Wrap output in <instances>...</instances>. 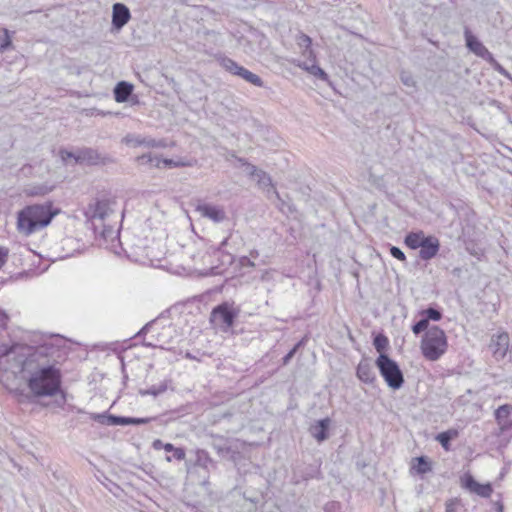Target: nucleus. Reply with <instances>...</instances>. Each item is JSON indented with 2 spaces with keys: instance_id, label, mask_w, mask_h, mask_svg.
Instances as JSON below:
<instances>
[{
  "instance_id": "9",
  "label": "nucleus",
  "mask_w": 512,
  "mask_h": 512,
  "mask_svg": "<svg viewBox=\"0 0 512 512\" xmlns=\"http://www.w3.org/2000/svg\"><path fill=\"white\" fill-rule=\"evenodd\" d=\"M237 316L238 311L232 305L225 302L213 308L210 321L215 324H224L226 328H230L233 326Z\"/></svg>"
},
{
  "instance_id": "51",
  "label": "nucleus",
  "mask_w": 512,
  "mask_h": 512,
  "mask_svg": "<svg viewBox=\"0 0 512 512\" xmlns=\"http://www.w3.org/2000/svg\"><path fill=\"white\" fill-rule=\"evenodd\" d=\"M412 332L415 334V335H419L421 334L422 332H424L423 328L420 326V324L418 322H416L413 326H412Z\"/></svg>"
},
{
  "instance_id": "6",
  "label": "nucleus",
  "mask_w": 512,
  "mask_h": 512,
  "mask_svg": "<svg viewBox=\"0 0 512 512\" xmlns=\"http://www.w3.org/2000/svg\"><path fill=\"white\" fill-rule=\"evenodd\" d=\"M375 365L390 388L397 390L402 387L404 383L403 373L398 363L391 359L389 355L386 353L379 354Z\"/></svg>"
},
{
  "instance_id": "22",
  "label": "nucleus",
  "mask_w": 512,
  "mask_h": 512,
  "mask_svg": "<svg viewBox=\"0 0 512 512\" xmlns=\"http://www.w3.org/2000/svg\"><path fill=\"white\" fill-rule=\"evenodd\" d=\"M162 159L152 153L143 154L136 158V162L140 166H147L149 168L156 167L159 168L161 165Z\"/></svg>"
},
{
  "instance_id": "27",
  "label": "nucleus",
  "mask_w": 512,
  "mask_h": 512,
  "mask_svg": "<svg viewBox=\"0 0 512 512\" xmlns=\"http://www.w3.org/2000/svg\"><path fill=\"white\" fill-rule=\"evenodd\" d=\"M212 447L221 456H226L231 452V448L227 445V441L222 436H213Z\"/></svg>"
},
{
  "instance_id": "7",
  "label": "nucleus",
  "mask_w": 512,
  "mask_h": 512,
  "mask_svg": "<svg viewBox=\"0 0 512 512\" xmlns=\"http://www.w3.org/2000/svg\"><path fill=\"white\" fill-rule=\"evenodd\" d=\"M60 155L64 161L72 158L78 164L108 165L114 163V159L111 156L102 155L96 149L88 147L79 149L76 152L61 150Z\"/></svg>"
},
{
  "instance_id": "21",
  "label": "nucleus",
  "mask_w": 512,
  "mask_h": 512,
  "mask_svg": "<svg viewBox=\"0 0 512 512\" xmlns=\"http://www.w3.org/2000/svg\"><path fill=\"white\" fill-rule=\"evenodd\" d=\"M127 142H131L134 146H146V147H166V144L163 140H156L149 137H136L131 140H127Z\"/></svg>"
},
{
  "instance_id": "46",
  "label": "nucleus",
  "mask_w": 512,
  "mask_h": 512,
  "mask_svg": "<svg viewBox=\"0 0 512 512\" xmlns=\"http://www.w3.org/2000/svg\"><path fill=\"white\" fill-rule=\"evenodd\" d=\"M239 263L242 267H254L255 264L247 256H242L239 259Z\"/></svg>"
},
{
  "instance_id": "58",
  "label": "nucleus",
  "mask_w": 512,
  "mask_h": 512,
  "mask_svg": "<svg viewBox=\"0 0 512 512\" xmlns=\"http://www.w3.org/2000/svg\"><path fill=\"white\" fill-rule=\"evenodd\" d=\"M251 255H252L253 257H256V256L258 255V252H256V251H255V252H251Z\"/></svg>"
},
{
  "instance_id": "14",
  "label": "nucleus",
  "mask_w": 512,
  "mask_h": 512,
  "mask_svg": "<svg viewBox=\"0 0 512 512\" xmlns=\"http://www.w3.org/2000/svg\"><path fill=\"white\" fill-rule=\"evenodd\" d=\"M489 347L496 360L503 359L509 348V335L507 333H501L497 336H493Z\"/></svg>"
},
{
  "instance_id": "23",
  "label": "nucleus",
  "mask_w": 512,
  "mask_h": 512,
  "mask_svg": "<svg viewBox=\"0 0 512 512\" xmlns=\"http://www.w3.org/2000/svg\"><path fill=\"white\" fill-rule=\"evenodd\" d=\"M298 66L322 81H328L329 79L328 74L321 67L314 63L310 65L307 62H303Z\"/></svg>"
},
{
  "instance_id": "53",
  "label": "nucleus",
  "mask_w": 512,
  "mask_h": 512,
  "mask_svg": "<svg viewBox=\"0 0 512 512\" xmlns=\"http://www.w3.org/2000/svg\"><path fill=\"white\" fill-rule=\"evenodd\" d=\"M228 240H229V238H225V239L220 243L219 247L217 248V251H218V252H222V251H223V248H224V246H226V245H227Z\"/></svg>"
},
{
  "instance_id": "47",
  "label": "nucleus",
  "mask_w": 512,
  "mask_h": 512,
  "mask_svg": "<svg viewBox=\"0 0 512 512\" xmlns=\"http://www.w3.org/2000/svg\"><path fill=\"white\" fill-rule=\"evenodd\" d=\"M234 261V257L230 253H223L222 255V264L223 265H231Z\"/></svg>"
},
{
  "instance_id": "41",
  "label": "nucleus",
  "mask_w": 512,
  "mask_h": 512,
  "mask_svg": "<svg viewBox=\"0 0 512 512\" xmlns=\"http://www.w3.org/2000/svg\"><path fill=\"white\" fill-rule=\"evenodd\" d=\"M161 164H164V166L172 168V167H182L186 164L184 162L180 161H174L172 159H162Z\"/></svg>"
},
{
  "instance_id": "59",
  "label": "nucleus",
  "mask_w": 512,
  "mask_h": 512,
  "mask_svg": "<svg viewBox=\"0 0 512 512\" xmlns=\"http://www.w3.org/2000/svg\"><path fill=\"white\" fill-rule=\"evenodd\" d=\"M166 460H167V461H171V457H170V456H167V457H166Z\"/></svg>"
},
{
  "instance_id": "40",
  "label": "nucleus",
  "mask_w": 512,
  "mask_h": 512,
  "mask_svg": "<svg viewBox=\"0 0 512 512\" xmlns=\"http://www.w3.org/2000/svg\"><path fill=\"white\" fill-rule=\"evenodd\" d=\"M169 452L173 453V458H175L176 460L181 461L185 459L186 453L183 448L174 447V450H170Z\"/></svg>"
},
{
  "instance_id": "39",
  "label": "nucleus",
  "mask_w": 512,
  "mask_h": 512,
  "mask_svg": "<svg viewBox=\"0 0 512 512\" xmlns=\"http://www.w3.org/2000/svg\"><path fill=\"white\" fill-rule=\"evenodd\" d=\"M325 512H342L341 505L339 502L331 501L325 504L324 506Z\"/></svg>"
},
{
  "instance_id": "3",
  "label": "nucleus",
  "mask_w": 512,
  "mask_h": 512,
  "mask_svg": "<svg viewBox=\"0 0 512 512\" xmlns=\"http://www.w3.org/2000/svg\"><path fill=\"white\" fill-rule=\"evenodd\" d=\"M57 213V210H52L51 203L28 205L17 214V229L29 236L47 227Z\"/></svg>"
},
{
  "instance_id": "49",
  "label": "nucleus",
  "mask_w": 512,
  "mask_h": 512,
  "mask_svg": "<svg viewBox=\"0 0 512 512\" xmlns=\"http://www.w3.org/2000/svg\"><path fill=\"white\" fill-rule=\"evenodd\" d=\"M422 318L418 321L420 326L423 328L424 331H427L429 327V322L424 316H421Z\"/></svg>"
},
{
  "instance_id": "33",
  "label": "nucleus",
  "mask_w": 512,
  "mask_h": 512,
  "mask_svg": "<svg viewBox=\"0 0 512 512\" xmlns=\"http://www.w3.org/2000/svg\"><path fill=\"white\" fill-rule=\"evenodd\" d=\"M304 344H305V339H301L300 341H298L294 345V347L282 358V364L284 366L287 365L291 361V359L295 356V354L297 353L299 348L302 347Z\"/></svg>"
},
{
  "instance_id": "26",
  "label": "nucleus",
  "mask_w": 512,
  "mask_h": 512,
  "mask_svg": "<svg viewBox=\"0 0 512 512\" xmlns=\"http://www.w3.org/2000/svg\"><path fill=\"white\" fill-rule=\"evenodd\" d=\"M420 316H424L428 321H440L443 317L442 310L436 305H430L428 308L419 312Z\"/></svg>"
},
{
  "instance_id": "44",
  "label": "nucleus",
  "mask_w": 512,
  "mask_h": 512,
  "mask_svg": "<svg viewBox=\"0 0 512 512\" xmlns=\"http://www.w3.org/2000/svg\"><path fill=\"white\" fill-rule=\"evenodd\" d=\"M311 44H312V40H311V38L308 35L302 33L299 36V45L300 46H304L306 48H309L311 46Z\"/></svg>"
},
{
  "instance_id": "43",
  "label": "nucleus",
  "mask_w": 512,
  "mask_h": 512,
  "mask_svg": "<svg viewBox=\"0 0 512 512\" xmlns=\"http://www.w3.org/2000/svg\"><path fill=\"white\" fill-rule=\"evenodd\" d=\"M9 249L6 247H0V269L7 262Z\"/></svg>"
},
{
  "instance_id": "57",
  "label": "nucleus",
  "mask_w": 512,
  "mask_h": 512,
  "mask_svg": "<svg viewBox=\"0 0 512 512\" xmlns=\"http://www.w3.org/2000/svg\"><path fill=\"white\" fill-rule=\"evenodd\" d=\"M144 345H145L146 347H155V346H156L155 344H153V343H151V342H145V343H144Z\"/></svg>"
},
{
  "instance_id": "25",
  "label": "nucleus",
  "mask_w": 512,
  "mask_h": 512,
  "mask_svg": "<svg viewBox=\"0 0 512 512\" xmlns=\"http://www.w3.org/2000/svg\"><path fill=\"white\" fill-rule=\"evenodd\" d=\"M237 76L253 84L254 86L263 87L264 85L262 79L257 74H254L243 66H241Z\"/></svg>"
},
{
  "instance_id": "13",
  "label": "nucleus",
  "mask_w": 512,
  "mask_h": 512,
  "mask_svg": "<svg viewBox=\"0 0 512 512\" xmlns=\"http://www.w3.org/2000/svg\"><path fill=\"white\" fill-rule=\"evenodd\" d=\"M131 19L129 8L123 3H115L112 7V26L116 30L122 29Z\"/></svg>"
},
{
  "instance_id": "28",
  "label": "nucleus",
  "mask_w": 512,
  "mask_h": 512,
  "mask_svg": "<svg viewBox=\"0 0 512 512\" xmlns=\"http://www.w3.org/2000/svg\"><path fill=\"white\" fill-rule=\"evenodd\" d=\"M512 413V405L504 404L498 407L495 411V419L498 423H502V421H506L510 414Z\"/></svg>"
},
{
  "instance_id": "18",
  "label": "nucleus",
  "mask_w": 512,
  "mask_h": 512,
  "mask_svg": "<svg viewBox=\"0 0 512 512\" xmlns=\"http://www.w3.org/2000/svg\"><path fill=\"white\" fill-rule=\"evenodd\" d=\"M257 179L258 185L263 188L270 198V194L274 195L278 200H281L280 195L278 191L276 190L275 186L272 183L271 177L263 170H260L257 176H255Z\"/></svg>"
},
{
  "instance_id": "19",
  "label": "nucleus",
  "mask_w": 512,
  "mask_h": 512,
  "mask_svg": "<svg viewBox=\"0 0 512 512\" xmlns=\"http://www.w3.org/2000/svg\"><path fill=\"white\" fill-rule=\"evenodd\" d=\"M411 470L418 475H424L432 470V463L427 456H419L413 459Z\"/></svg>"
},
{
  "instance_id": "38",
  "label": "nucleus",
  "mask_w": 512,
  "mask_h": 512,
  "mask_svg": "<svg viewBox=\"0 0 512 512\" xmlns=\"http://www.w3.org/2000/svg\"><path fill=\"white\" fill-rule=\"evenodd\" d=\"M390 254L392 255V257H394L400 261L406 260V256H405L404 252L399 247L391 246Z\"/></svg>"
},
{
  "instance_id": "36",
  "label": "nucleus",
  "mask_w": 512,
  "mask_h": 512,
  "mask_svg": "<svg viewBox=\"0 0 512 512\" xmlns=\"http://www.w3.org/2000/svg\"><path fill=\"white\" fill-rule=\"evenodd\" d=\"M111 414H108L106 412L104 413H91L90 418L100 424L103 425H109V416Z\"/></svg>"
},
{
  "instance_id": "37",
  "label": "nucleus",
  "mask_w": 512,
  "mask_h": 512,
  "mask_svg": "<svg viewBox=\"0 0 512 512\" xmlns=\"http://www.w3.org/2000/svg\"><path fill=\"white\" fill-rule=\"evenodd\" d=\"M152 447L155 450L164 449L166 452H169L170 450H174V445L171 443H163L160 439H156L152 443Z\"/></svg>"
},
{
  "instance_id": "52",
  "label": "nucleus",
  "mask_w": 512,
  "mask_h": 512,
  "mask_svg": "<svg viewBox=\"0 0 512 512\" xmlns=\"http://www.w3.org/2000/svg\"><path fill=\"white\" fill-rule=\"evenodd\" d=\"M503 509H504V505L502 504V502L498 501L495 503V511L496 512H503Z\"/></svg>"
},
{
  "instance_id": "16",
  "label": "nucleus",
  "mask_w": 512,
  "mask_h": 512,
  "mask_svg": "<svg viewBox=\"0 0 512 512\" xmlns=\"http://www.w3.org/2000/svg\"><path fill=\"white\" fill-rule=\"evenodd\" d=\"M356 375L364 383H373L376 379L375 372L373 370V366L370 361L366 358L362 359L356 370Z\"/></svg>"
},
{
  "instance_id": "55",
  "label": "nucleus",
  "mask_w": 512,
  "mask_h": 512,
  "mask_svg": "<svg viewBox=\"0 0 512 512\" xmlns=\"http://www.w3.org/2000/svg\"><path fill=\"white\" fill-rule=\"evenodd\" d=\"M315 473H316V471H314V470H313V471H311V472L307 473V475H306V476H304V477H303V479H304V480H308V479H310V478H313V477L315 476Z\"/></svg>"
},
{
  "instance_id": "35",
  "label": "nucleus",
  "mask_w": 512,
  "mask_h": 512,
  "mask_svg": "<svg viewBox=\"0 0 512 512\" xmlns=\"http://www.w3.org/2000/svg\"><path fill=\"white\" fill-rule=\"evenodd\" d=\"M109 425L110 426H116V425H129V417L125 416H117V415H110L109 416Z\"/></svg>"
},
{
  "instance_id": "12",
  "label": "nucleus",
  "mask_w": 512,
  "mask_h": 512,
  "mask_svg": "<svg viewBox=\"0 0 512 512\" xmlns=\"http://www.w3.org/2000/svg\"><path fill=\"white\" fill-rule=\"evenodd\" d=\"M461 485L463 488L469 490L470 492L484 498L490 497L493 492V488L490 483L480 484L470 473L464 474V476L461 478Z\"/></svg>"
},
{
  "instance_id": "1",
  "label": "nucleus",
  "mask_w": 512,
  "mask_h": 512,
  "mask_svg": "<svg viewBox=\"0 0 512 512\" xmlns=\"http://www.w3.org/2000/svg\"><path fill=\"white\" fill-rule=\"evenodd\" d=\"M60 337H50L38 345L36 359L28 362V370L22 377L34 397H52L61 392L62 374L56 364L61 357Z\"/></svg>"
},
{
  "instance_id": "5",
  "label": "nucleus",
  "mask_w": 512,
  "mask_h": 512,
  "mask_svg": "<svg viewBox=\"0 0 512 512\" xmlns=\"http://www.w3.org/2000/svg\"><path fill=\"white\" fill-rule=\"evenodd\" d=\"M447 346L444 330L438 326H431L423 335L420 348L426 359L436 361L446 352Z\"/></svg>"
},
{
  "instance_id": "34",
  "label": "nucleus",
  "mask_w": 512,
  "mask_h": 512,
  "mask_svg": "<svg viewBox=\"0 0 512 512\" xmlns=\"http://www.w3.org/2000/svg\"><path fill=\"white\" fill-rule=\"evenodd\" d=\"M400 80L408 88H415L416 81L410 72L402 71L400 74Z\"/></svg>"
},
{
  "instance_id": "48",
  "label": "nucleus",
  "mask_w": 512,
  "mask_h": 512,
  "mask_svg": "<svg viewBox=\"0 0 512 512\" xmlns=\"http://www.w3.org/2000/svg\"><path fill=\"white\" fill-rule=\"evenodd\" d=\"M154 322H155V320H152V321L148 322L147 324H145V325L142 327V329L138 332V334H137V335H138V336H141V335H143V334H146V333L149 331V329L151 328V326L154 324Z\"/></svg>"
},
{
  "instance_id": "32",
  "label": "nucleus",
  "mask_w": 512,
  "mask_h": 512,
  "mask_svg": "<svg viewBox=\"0 0 512 512\" xmlns=\"http://www.w3.org/2000/svg\"><path fill=\"white\" fill-rule=\"evenodd\" d=\"M12 45L11 37L7 29L0 30V52H4Z\"/></svg>"
},
{
  "instance_id": "50",
  "label": "nucleus",
  "mask_w": 512,
  "mask_h": 512,
  "mask_svg": "<svg viewBox=\"0 0 512 512\" xmlns=\"http://www.w3.org/2000/svg\"><path fill=\"white\" fill-rule=\"evenodd\" d=\"M500 425V429L502 431L512 428V421L507 419L506 421H502V423H498Z\"/></svg>"
},
{
  "instance_id": "31",
  "label": "nucleus",
  "mask_w": 512,
  "mask_h": 512,
  "mask_svg": "<svg viewBox=\"0 0 512 512\" xmlns=\"http://www.w3.org/2000/svg\"><path fill=\"white\" fill-rule=\"evenodd\" d=\"M167 390V384L161 383L159 386H152L148 389H140L139 394L142 396L152 395L154 397L164 393Z\"/></svg>"
},
{
  "instance_id": "54",
  "label": "nucleus",
  "mask_w": 512,
  "mask_h": 512,
  "mask_svg": "<svg viewBox=\"0 0 512 512\" xmlns=\"http://www.w3.org/2000/svg\"><path fill=\"white\" fill-rule=\"evenodd\" d=\"M233 157H235V159L242 165V166H245L249 163L247 162L246 159L242 158V157H236L235 155H232Z\"/></svg>"
},
{
  "instance_id": "29",
  "label": "nucleus",
  "mask_w": 512,
  "mask_h": 512,
  "mask_svg": "<svg viewBox=\"0 0 512 512\" xmlns=\"http://www.w3.org/2000/svg\"><path fill=\"white\" fill-rule=\"evenodd\" d=\"M221 66L228 72H230L233 75H237L241 66L228 57H223L220 61Z\"/></svg>"
},
{
  "instance_id": "24",
  "label": "nucleus",
  "mask_w": 512,
  "mask_h": 512,
  "mask_svg": "<svg viewBox=\"0 0 512 512\" xmlns=\"http://www.w3.org/2000/svg\"><path fill=\"white\" fill-rule=\"evenodd\" d=\"M458 436V431L455 429H449L441 432L436 436V440L441 446L448 451L450 449V442Z\"/></svg>"
},
{
  "instance_id": "56",
  "label": "nucleus",
  "mask_w": 512,
  "mask_h": 512,
  "mask_svg": "<svg viewBox=\"0 0 512 512\" xmlns=\"http://www.w3.org/2000/svg\"><path fill=\"white\" fill-rule=\"evenodd\" d=\"M454 511V504L453 503H448L446 505V512H453Z\"/></svg>"
},
{
  "instance_id": "17",
  "label": "nucleus",
  "mask_w": 512,
  "mask_h": 512,
  "mask_svg": "<svg viewBox=\"0 0 512 512\" xmlns=\"http://www.w3.org/2000/svg\"><path fill=\"white\" fill-rule=\"evenodd\" d=\"M133 85L126 81H121L114 88V98L118 103L127 102L133 92Z\"/></svg>"
},
{
  "instance_id": "42",
  "label": "nucleus",
  "mask_w": 512,
  "mask_h": 512,
  "mask_svg": "<svg viewBox=\"0 0 512 512\" xmlns=\"http://www.w3.org/2000/svg\"><path fill=\"white\" fill-rule=\"evenodd\" d=\"M153 418H135L129 417V425H141L149 423Z\"/></svg>"
},
{
  "instance_id": "4",
  "label": "nucleus",
  "mask_w": 512,
  "mask_h": 512,
  "mask_svg": "<svg viewBox=\"0 0 512 512\" xmlns=\"http://www.w3.org/2000/svg\"><path fill=\"white\" fill-rule=\"evenodd\" d=\"M405 245L412 249H419V258L423 261L433 259L440 250V241L434 235H426L422 230L411 231L404 238Z\"/></svg>"
},
{
  "instance_id": "20",
  "label": "nucleus",
  "mask_w": 512,
  "mask_h": 512,
  "mask_svg": "<svg viewBox=\"0 0 512 512\" xmlns=\"http://www.w3.org/2000/svg\"><path fill=\"white\" fill-rule=\"evenodd\" d=\"M100 228L97 232H94L95 234H100V236L105 240H114L118 237V230L114 228V225H111L110 223H107V221L99 223L98 224Z\"/></svg>"
},
{
  "instance_id": "30",
  "label": "nucleus",
  "mask_w": 512,
  "mask_h": 512,
  "mask_svg": "<svg viewBox=\"0 0 512 512\" xmlns=\"http://www.w3.org/2000/svg\"><path fill=\"white\" fill-rule=\"evenodd\" d=\"M373 345L375 349L381 354L387 349L389 345V340L384 334H377L374 337Z\"/></svg>"
},
{
  "instance_id": "2",
  "label": "nucleus",
  "mask_w": 512,
  "mask_h": 512,
  "mask_svg": "<svg viewBox=\"0 0 512 512\" xmlns=\"http://www.w3.org/2000/svg\"><path fill=\"white\" fill-rule=\"evenodd\" d=\"M38 346L15 343L8 346L0 343V371L10 372L23 377L28 370V362L36 359Z\"/></svg>"
},
{
  "instance_id": "45",
  "label": "nucleus",
  "mask_w": 512,
  "mask_h": 512,
  "mask_svg": "<svg viewBox=\"0 0 512 512\" xmlns=\"http://www.w3.org/2000/svg\"><path fill=\"white\" fill-rule=\"evenodd\" d=\"M246 172L248 175L255 177L260 172V169H258L255 165L248 163L246 165Z\"/></svg>"
},
{
  "instance_id": "15",
  "label": "nucleus",
  "mask_w": 512,
  "mask_h": 512,
  "mask_svg": "<svg viewBox=\"0 0 512 512\" xmlns=\"http://www.w3.org/2000/svg\"><path fill=\"white\" fill-rule=\"evenodd\" d=\"M330 419L324 418L316 421L309 428V432L318 442H323L329 437Z\"/></svg>"
},
{
  "instance_id": "11",
  "label": "nucleus",
  "mask_w": 512,
  "mask_h": 512,
  "mask_svg": "<svg viewBox=\"0 0 512 512\" xmlns=\"http://www.w3.org/2000/svg\"><path fill=\"white\" fill-rule=\"evenodd\" d=\"M464 38L467 48L475 55L485 59L492 60L493 56L483 43L470 31L468 27L464 30Z\"/></svg>"
},
{
  "instance_id": "8",
  "label": "nucleus",
  "mask_w": 512,
  "mask_h": 512,
  "mask_svg": "<svg viewBox=\"0 0 512 512\" xmlns=\"http://www.w3.org/2000/svg\"><path fill=\"white\" fill-rule=\"evenodd\" d=\"M113 213L109 199H93L85 209V216L94 232L100 228L98 224L107 221Z\"/></svg>"
},
{
  "instance_id": "10",
  "label": "nucleus",
  "mask_w": 512,
  "mask_h": 512,
  "mask_svg": "<svg viewBox=\"0 0 512 512\" xmlns=\"http://www.w3.org/2000/svg\"><path fill=\"white\" fill-rule=\"evenodd\" d=\"M195 210L204 218L212 220L214 223H221L227 219L226 212L223 207L209 203L197 201Z\"/></svg>"
}]
</instances>
